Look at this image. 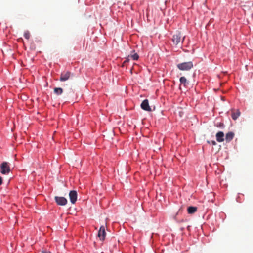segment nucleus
Returning <instances> with one entry per match:
<instances>
[{
	"label": "nucleus",
	"mask_w": 253,
	"mask_h": 253,
	"mask_svg": "<svg viewBox=\"0 0 253 253\" xmlns=\"http://www.w3.org/2000/svg\"><path fill=\"white\" fill-rule=\"evenodd\" d=\"M211 143L213 145H215L216 144V142L215 141H214V140L211 141Z\"/></svg>",
	"instance_id": "20"
},
{
	"label": "nucleus",
	"mask_w": 253,
	"mask_h": 253,
	"mask_svg": "<svg viewBox=\"0 0 253 253\" xmlns=\"http://www.w3.org/2000/svg\"><path fill=\"white\" fill-rule=\"evenodd\" d=\"M224 133L222 131H219L217 132L216 134V140L218 142H222L224 141Z\"/></svg>",
	"instance_id": "9"
},
{
	"label": "nucleus",
	"mask_w": 253,
	"mask_h": 253,
	"mask_svg": "<svg viewBox=\"0 0 253 253\" xmlns=\"http://www.w3.org/2000/svg\"><path fill=\"white\" fill-rule=\"evenodd\" d=\"M193 67L192 62H183L177 65V67L181 71H187Z\"/></svg>",
	"instance_id": "1"
},
{
	"label": "nucleus",
	"mask_w": 253,
	"mask_h": 253,
	"mask_svg": "<svg viewBox=\"0 0 253 253\" xmlns=\"http://www.w3.org/2000/svg\"><path fill=\"white\" fill-rule=\"evenodd\" d=\"M77 192L75 190L70 191L69 194L70 202L72 204H74L77 200Z\"/></svg>",
	"instance_id": "4"
},
{
	"label": "nucleus",
	"mask_w": 253,
	"mask_h": 253,
	"mask_svg": "<svg viewBox=\"0 0 253 253\" xmlns=\"http://www.w3.org/2000/svg\"><path fill=\"white\" fill-rule=\"evenodd\" d=\"M106 236V232L105 227L101 226L98 233V237L101 241H104Z\"/></svg>",
	"instance_id": "5"
},
{
	"label": "nucleus",
	"mask_w": 253,
	"mask_h": 253,
	"mask_svg": "<svg viewBox=\"0 0 253 253\" xmlns=\"http://www.w3.org/2000/svg\"><path fill=\"white\" fill-rule=\"evenodd\" d=\"M129 57H130V56H128L127 58H126L125 60L123 62V66H125L127 63H128L129 61Z\"/></svg>",
	"instance_id": "17"
},
{
	"label": "nucleus",
	"mask_w": 253,
	"mask_h": 253,
	"mask_svg": "<svg viewBox=\"0 0 253 253\" xmlns=\"http://www.w3.org/2000/svg\"><path fill=\"white\" fill-rule=\"evenodd\" d=\"M141 107L143 110L147 111L150 112L152 111L151 108L149 105V102L148 99H145L142 101V102L141 104Z\"/></svg>",
	"instance_id": "8"
},
{
	"label": "nucleus",
	"mask_w": 253,
	"mask_h": 253,
	"mask_svg": "<svg viewBox=\"0 0 253 253\" xmlns=\"http://www.w3.org/2000/svg\"><path fill=\"white\" fill-rule=\"evenodd\" d=\"M42 253H51L50 251H42Z\"/></svg>",
	"instance_id": "19"
},
{
	"label": "nucleus",
	"mask_w": 253,
	"mask_h": 253,
	"mask_svg": "<svg viewBox=\"0 0 253 253\" xmlns=\"http://www.w3.org/2000/svg\"><path fill=\"white\" fill-rule=\"evenodd\" d=\"M24 36L26 39L29 40L30 37V32L28 31H25Z\"/></svg>",
	"instance_id": "15"
},
{
	"label": "nucleus",
	"mask_w": 253,
	"mask_h": 253,
	"mask_svg": "<svg viewBox=\"0 0 253 253\" xmlns=\"http://www.w3.org/2000/svg\"><path fill=\"white\" fill-rule=\"evenodd\" d=\"M3 182V179L0 176V185H1L2 184Z\"/></svg>",
	"instance_id": "18"
},
{
	"label": "nucleus",
	"mask_w": 253,
	"mask_h": 253,
	"mask_svg": "<svg viewBox=\"0 0 253 253\" xmlns=\"http://www.w3.org/2000/svg\"><path fill=\"white\" fill-rule=\"evenodd\" d=\"M72 74L69 71L63 72L61 74L60 81L63 82L69 79Z\"/></svg>",
	"instance_id": "6"
},
{
	"label": "nucleus",
	"mask_w": 253,
	"mask_h": 253,
	"mask_svg": "<svg viewBox=\"0 0 253 253\" xmlns=\"http://www.w3.org/2000/svg\"><path fill=\"white\" fill-rule=\"evenodd\" d=\"M240 115V112L239 110H237L236 112L232 111L231 117L232 119L234 120H236L238 117Z\"/></svg>",
	"instance_id": "12"
},
{
	"label": "nucleus",
	"mask_w": 253,
	"mask_h": 253,
	"mask_svg": "<svg viewBox=\"0 0 253 253\" xmlns=\"http://www.w3.org/2000/svg\"><path fill=\"white\" fill-rule=\"evenodd\" d=\"M130 57L132 58L134 60H137L139 58V55L137 53H135L133 55L130 56Z\"/></svg>",
	"instance_id": "16"
},
{
	"label": "nucleus",
	"mask_w": 253,
	"mask_h": 253,
	"mask_svg": "<svg viewBox=\"0 0 253 253\" xmlns=\"http://www.w3.org/2000/svg\"><path fill=\"white\" fill-rule=\"evenodd\" d=\"M181 41V36L179 32L174 34L172 38V41L174 44L177 45Z\"/></svg>",
	"instance_id": "7"
},
{
	"label": "nucleus",
	"mask_w": 253,
	"mask_h": 253,
	"mask_svg": "<svg viewBox=\"0 0 253 253\" xmlns=\"http://www.w3.org/2000/svg\"><path fill=\"white\" fill-rule=\"evenodd\" d=\"M181 209H182V208H180V209H179L178 212L177 213H178L179 212H180V211L181 210ZM177 214H178V213H177Z\"/></svg>",
	"instance_id": "21"
},
{
	"label": "nucleus",
	"mask_w": 253,
	"mask_h": 253,
	"mask_svg": "<svg viewBox=\"0 0 253 253\" xmlns=\"http://www.w3.org/2000/svg\"><path fill=\"white\" fill-rule=\"evenodd\" d=\"M0 172L3 174H7L10 171L9 163L7 162H2L0 166Z\"/></svg>",
	"instance_id": "2"
},
{
	"label": "nucleus",
	"mask_w": 253,
	"mask_h": 253,
	"mask_svg": "<svg viewBox=\"0 0 253 253\" xmlns=\"http://www.w3.org/2000/svg\"><path fill=\"white\" fill-rule=\"evenodd\" d=\"M63 90L62 88H61L60 87H59V88L56 87V88H54V93H55L57 95H61L63 93Z\"/></svg>",
	"instance_id": "14"
},
{
	"label": "nucleus",
	"mask_w": 253,
	"mask_h": 253,
	"mask_svg": "<svg viewBox=\"0 0 253 253\" xmlns=\"http://www.w3.org/2000/svg\"><path fill=\"white\" fill-rule=\"evenodd\" d=\"M234 133L232 132H228L225 136V140L227 142L231 141L234 138Z\"/></svg>",
	"instance_id": "10"
},
{
	"label": "nucleus",
	"mask_w": 253,
	"mask_h": 253,
	"mask_svg": "<svg viewBox=\"0 0 253 253\" xmlns=\"http://www.w3.org/2000/svg\"><path fill=\"white\" fill-rule=\"evenodd\" d=\"M54 199L58 205L65 206L67 203V200L64 197L55 196Z\"/></svg>",
	"instance_id": "3"
},
{
	"label": "nucleus",
	"mask_w": 253,
	"mask_h": 253,
	"mask_svg": "<svg viewBox=\"0 0 253 253\" xmlns=\"http://www.w3.org/2000/svg\"><path fill=\"white\" fill-rule=\"evenodd\" d=\"M197 211L196 207L190 206L187 209L188 213L189 214H193Z\"/></svg>",
	"instance_id": "11"
},
{
	"label": "nucleus",
	"mask_w": 253,
	"mask_h": 253,
	"mask_svg": "<svg viewBox=\"0 0 253 253\" xmlns=\"http://www.w3.org/2000/svg\"><path fill=\"white\" fill-rule=\"evenodd\" d=\"M180 82L181 84H183L185 87L188 84V82L185 77H181L180 78Z\"/></svg>",
	"instance_id": "13"
}]
</instances>
